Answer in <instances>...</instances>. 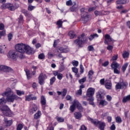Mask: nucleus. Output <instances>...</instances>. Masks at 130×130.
I'll return each mask as SVG.
<instances>
[{"instance_id":"f257e3e1","label":"nucleus","mask_w":130,"mask_h":130,"mask_svg":"<svg viewBox=\"0 0 130 130\" xmlns=\"http://www.w3.org/2000/svg\"><path fill=\"white\" fill-rule=\"evenodd\" d=\"M12 89L10 88H7L6 89V91L2 94V96L4 97H5V96H7L6 101L7 102H14L15 100L20 99V98L16 94H12L10 95Z\"/></svg>"},{"instance_id":"f03ea898","label":"nucleus","mask_w":130,"mask_h":130,"mask_svg":"<svg viewBox=\"0 0 130 130\" xmlns=\"http://www.w3.org/2000/svg\"><path fill=\"white\" fill-rule=\"evenodd\" d=\"M88 120L90 121L91 123H93L95 125V126H98L100 130H104L105 128V126H106V124L104 122H101L96 119L91 118L90 117H87Z\"/></svg>"},{"instance_id":"7ed1b4c3","label":"nucleus","mask_w":130,"mask_h":130,"mask_svg":"<svg viewBox=\"0 0 130 130\" xmlns=\"http://www.w3.org/2000/svg\"><path fill=\"white\" fill-rule=\"evenodd\" d=\"M113 41H114V40H113V39H112V37H110V35L108 34H106L105 35L104 43L105 44L108 45L107 47V49L108 50H112L113 49V46L109 45V42Z\"/></svg>"},{"instance_id":"20e7f679","label":"nucleus","mask_w":130,"mask_h":130,"mask_svg":"<svg viewBox=\"0 0 130 130\" xmlns=\"http://www.w3.org/2000/svg\"><path fill=\"white\" fill-rule=\"evenodd\" d=\"M87 40V38L85 37V34H82L81 36L78 37V39L74 41V43L79 46H81V45L84 44Z\"/></svg>"},{"instance_id":"39448f33","label":"nucleus","mask_w":130,"mask_h":130,"mask_svg":"<svg viewBox=\"0 0 130 130\" xmlns=\"http://www.w3.org/2000/svg\"><path fill=\"white\" fill-rule=\"evenodd\" d=\"M2 8L4 10H6V9H9L10 11H15V10H16V9L19 8V5L15 4V6H14L12 4L7 3L2 5Z\"/></svg>"},{"instance_id":"423d86ee","label":"nucleus","mask_w":130,"mask_h":130,"mask_svg":"<svg viewBox=\"0 0 130 130\" xmlns=\"http://www.w3.org/2000/svg\"><path fill=\"white\" fill-rule=\"evenodd\" d=\"M26 45V44H18L15 46V49L16 51H18L20 53H24Z\"/></svg>"},{"instance_id":"0eeeda50","label":"nucleus","mask_w":130,"mask_h":130,"mask_svg":"<svg viewBox=\"0 0 130 130\" xmlns=\"http://www.w3.org/2000/svg\"><path fill=\"white\" fill-rule=\"evenodd\" d=\"M8 56L12 59H17L18 57V52L15 50H10L8 52Z\"/></svg>"},{"instance_id":"6e6552de","label":"nucleus","mask_w":130,"mask_h":130,"mask_svg":"<svg viewBox=\"0 0 130 130\" xmlns=\"http://www.w3.org/2000/svg\"><path fill=\"white\" fill-rule=\"evenodd\" d=\"M41 104L42 106V109L43 110H45L47 105H46V98L44 95H42L41 97Z\"/></svg>"},{"instance_id":"1a4fd4ad","label":"nucleus","mask_w":130,"mask_h":130,"mask_svg":"<svg viewBox=\"0 0 130 130\" xmlns=\"http://www.w3.org/2000/svg\"><path fill=\"white\" fill-rule=\"evenodd\" d=\"M47 79L46 75L41 73L39 76V83L40 85H43L44 84V80Z\"/></svg>"},{"instance_id":"9d476101","label":"nucleus","mask_w":130,"mask_h":130,"mask_svg":"<svg viewBox=\"0 0 130 130\" xmlns=\"http://www.w3.org/2000/svg\"><path fill=\"white\" fill-rule=\"evenodd\" d=\"M25 52L26 53V54H34V53H35V50L34 49H33V48L26 45Z\"/></svg>"},{"instance_id":"9b49d317","label":"nucleus","mask_w":130,"mask_h":130,"mask_svg":"<svg viewBox=\"0 0 130 130\" xmlns=\"http://www.w3.org/2000/svg\"><path fill=\"white\" fill-rule=\"evenodd\" d=\"M37 109H38V108H37V105H36V104H33L30 106V107L29 108V114L32 115V114H33L35 112H36V111H37Z\"/></svg>"},{"instance_id":"f8f14e48","label":"nucleus","mask_w":130,"mask_h":130,"mask_svg":"<svg viewBox=\"0 0 130 130\" xmlns=\"http://www.w3.org/2000/svg\"><path fill=\"white\" fill-rule=\"evenodd\" d=\"M95 93V88L90 87L88 89L86 93L87 97H93V95Z\"/></svg>"},{"instance_id":"ddd939ff","label":"nucleus","mask_w":130,"mask_h":130,"mask_svg":"<svg viewBox=\"0 0 130 130\" xmlns=\"http://www.w3.org/2000/svg\"><path fill=\"white\" fill-rule=\"evenodd\" d=\"M70 51V49L68 48H63L62 47L59 48L57 50V52L58 53H62L63 52L67 53Z\"/></svg>"},{"instance_id":"4468645a","label":"nucleus","mask_w":130,"mask_h":130,"mask_svg":"<svg viewBox=\"0 0 130 130\" xmlns=\"http://www.w3.org/2000/svg\"><path fill=\"white\" fill-rule=\"evenodd\" d=\"M53 75H54L55 77L57 76V78L59 80V81H60L62 79V77H63V75H62V74L59 73L58 71H53Z\"/></svg>"},{"instance_id":"2eb2a0df","label":"nucleus","mask_w":130,"mask_h":130,"mask_svg":"<svg viewBox=\"0 0 130 130\" xmlns=\"http://www.w3.org/2000/svg\"><path fill=\"white\" fill-rule=\"evenodd\" d=\"M77 103H78V101L74 100L72 105L70 106V110L71 112H74L76 110V106H77Z\"/></svg>"},{"instance_id":"dca6fc26","label":"nucleus","mask_w":130,"mask_h":130,"mask_svg":"<svg viewBox=\"0 0 130 130\" xmlns=\"http://www.w3.org/2000/svg\"><path fill=\"white\" fill-rule=\"evenodd\" d=\"M82 17L83 19V20L84 21V23H86L89 21V15H88L87 12H85V14H83V15H82Z\"/></svg>"},{"instance_id":"f3484780","label":"nucleus","mask_w":130,"mask_h":130,"mask_svg":"<svg viewBox=\"0 0 130 130\" xmlns=\"http://www.w3.org/2000/svg\"><path fill=\"white\" fill-rule=\"evenodd\" d=\"M42 114L40 111H38L34 115V119H39V118L41 117Z\"/></svg>"},{"instance_id":"a211bd4d","label":"nucleus","mask_w":130,"mask_h":130,"mask_svg":"<svg viewBox=\"0 0 130 130\" xmlns=\"http://www.w3.org/2000/svg\"><path fill=\"white\" fill-rule=\"evenodd\" d=\"M112 84L110 81H106L105 82V87L106 89L110 90L112 88Z\"/></svg>"},{"instance_id":"6ab92c4d","label":"nucleus","mask_w":130,"mask_h":130,"mask_svg":"<svg viewBox=\"0 0 130 130\" xmlns=\"http://www.w3.org/2000/svg\"><path fill=\"white\" fill-rule=\"evenodd\" d=\"M98 37H99V36L98 35V34H91L88 37V39H89V41H92V40H93V39H94V38H98Z\"/></svg>"},{"instance_id":"aec40b11","label":"nucleus","mask_w":130,"mask_h":130,"mask_svg":"<svg viewBox=\"0 0 130 130\" xmlns=\"http://www.w3.org/2000/svg\"><path fill=\"white\" fill-rule=\"evenodd\" d=\"M96 98L98 99H104V96L103 95V93L101 90H99L98 93L96 94Z\"/></svg>"},{"instance_id":"412c9836","label":"nucleus","mask_w":130,"mask_h":130,"mask_svg":"<svg viewBox=\"0 0 130 130\" xmlns=\"http://www.w3.org/2000/svg\"><path fill=\"white\" fill-rule=\"evenodd\" d=\"M74 114V117H75L76 119H81L82 118V113L80 112H75Z\"/></svg>"},{"instance_id":"4be33fe9","label":"nucleus","mask_w":130,"mask_h":130,"mask_svg":"<svg viewBox=\"0 0 130 130\" xmlns=\"http://www.w3.org/2000/svg\"><path fill=\"white\" fill-rule=\"evenodd\" d=\"M24 72L26 73L27 80H30V79L32 78V76H31V74H30V71L27 69H24Z\"/></svg>"},{"instance_id":"5701e85b","label":"nucleus","mask_w":130,"mask_h":130,"mask_svg":"<svg viewBox=\"0 0 130 130\" xmlns=\"http://www.w3.org/2000/svg\"><path fill=\"white\" fill-rule=\"evenodd\" d=\"M129 0H118L116 2L117 5H124V4H126V3H128Z\"/></svg>"},{"instance_id":"b1692460","label":"nucleus","mask_w":130,"mask_h":130,"mask_svg":"<svg viewBox=\"0 0 130 130\" xmlns=\"http://www.w3.org/2000/svg\"><path fill=\"white\" fill-rule=\"evenodd\" d=\"M119 67V64L117 63L116 61H113L111 64V68L112 70H114V69H117Z\"/></svg>"},{"instance_id":"393cba45","label":"nucleus","mask_w":130,"mask_h":130,"mask_svg":"<svg viewBox=\"0 0 130 130\" xmlns=\"http://www.w3.org/2000/svg\"><path fill=\"white\" fill-rule=\"evenodd\" d=\"M100 105L101 106H106L108 104V102L106 101L105 100H101L99 103Z\"/></svg>"},{"instance_id":"a878e982","label":"nucleus","mask_w":130,"mask_h":130,"mask_svg":"<svg viewBox=\"0 0 130 130\" xmlns=\"http://www.w3.org/2000/svg\"><path fill=\"white\" fill-rule=\"evenodd\" d=\"M71 12H76L78 10V6L76 5V3H74L73 6L70 8Z\"/></svg>"},{"instance_id":"bb28decb","label":"nucleus","mask_w":130,"mask_h":130,"mask_svg":"<svg viewBox=\"0 0 130 130\" xmlns=\"http://www.w3.org/2000/svg\"><path fill=\"white\" fill-rule=\"evenodd\" d=\"M69 36L70 37V39H74L76 37V33L74 32V31L71 30L69 32Z\"/></svg>"},{"instance_id":"cd10ccee","label":"nucleus","mask_w":130,"mask_h":130,"mask_svg":"<svg viewBox=\"0 0 130 130\" xmlns=\"http://www.w3.org/2000/svg\"><path fill=\"white\" fill-rule=\"evenodd\" d=\"M128 67V63H125L122 67L121 70L123 73H125V71H126V68Z\"/></svg>"},{"instance_id":"c85d7f7f","label":"nucleus","mask_w":130,"mask_h":130,"mask_svg":"<svg viewBox=\"0 0 130 130\" xmlns=\"http://www.w3.org/2000/svg\"><path fill=\"white\" fill-rule=\"evenodd\" d=\"M128 101H130V94L124 96L122 100V102L123 103H126V102H128Z\"/></svg>"},{"instance_id":"c756f323","label":"nucleus","mask_w":130,"mask_h":130,"mask_svg":"<svg viewBox=\"0 0 130 130\" xmlns=\"http://www.w3.org/2000/svg\"><path fill=\"white\" fill-rule=\"evenodd\" d=\"M76 106L77 107V109L79 110V111H83V107H82V105L80 104L79 101H77V103H76Z\"/></svg>"},{"instance_id":"7c9ffc66","label":"nucleus","mask_w":130,"mask_h":130,"mask_svg":"<svg viewBox=\"0 0 130 130\" xmlns=\"http://www.w3.org/2000/svg\"><path fill=\"white\" fill-rule=\"evenodd\" d=\"M93 75H94V72H93V71H89L88 74V79H90V80H92L93 79Z\"/></svg>"},{"instance_id":"2f4dec72","label":"nucleus","mask_w":130,"mask_h":130,"mask_svg":"<svg viewBox=\"0 0 130 130\" xmlns=\"http://www.w3.org/2000/svg\"><path fill=\"white\" fill-rule=\"evenodd\" d=\"M116 90L122 89V84L120 82H118L115 86Z\"/></svg>"},{"instance_id":"473e14b6","label":"nucleus","mask_w":130,"mask_h":130,"mask_svg":"<svg viewBox=\"0 0 130 130\" xmlns=\"http://www.w3.org/2000/svg\"><path fill=\"white\" fill-rule=\"evenodd\" d=\"M9 107L8 106H3L1 107L0 109L2 112H5L6 110H9Z\"/></svg>"},{"instance_id":"72a5a7b5","label":"nucleus","mask_w":130,"mask_h":130,"mask_svg":"<svg viewBox=\"0 0 130 130\" xmlns=\"http://www.w3.org/2000/svg\"><path fill=\"white\" fill-rule=\"evenodd\" d=\"M62 23H63V22H62L60 19L57 21L56 25H57L58 29L62 27Z\"/></svg>"},{"instance_id":"f704fd0d","label":"nucleus","mask_w":130,"mask_h":130,"mask_svg":"<svg viewBox=\"0 0 130 130\" xmlns=\"http://www.w3.org/2000/svg\"><path fill=\"white\" fill-rule=\"evenodd\" d=\"M55 119H56L57 121H58V122H63L64 121V118L61 117L56 116Z\"/></svg>"},{"instance_id":"c9c22d12","label":"nucleus","mask_w":130,"mask_h":130,"mask_svg":"<svg viewBox=\"0 0 130 130\" xmlns=\"http://www.w3.org/2000/svg\"><path fill=\"white\" fill-rule=\"evenodd\" d=\"M35 9H36V7L33 6L31 4H28V6L27 8L28 11H29V12H31V11H33V10H35Z\"/></svg>"},{"instance_id":"e433bc0d","label":"nucleus","mask_w":130,"mask_h":130,"mask_svg":"<svg viewBox=\"0 0 130 130\" xmlns=\"http://www.w3.org/2000/svg\"><path fill=\"white\" fill-rule=\"evenodd\" d=\"M115 120L117 123H121V122H122V119H121V117H120V116H117L115 118Z\"/></svg>"},{"instance_id":"4c0bfd02","label":"nucleus","mask_w":130,"mask_h":130,"mask_svg":"<svg viewBox=\"0 0 130 130\" xmlns=\"http://www.w3.org/2000/svg\"><path fill=\"white\" fill-rule=\"evenodd\" d=\"M18 22L20 24H23L24 23V17H23L22 15H20L18 18Z\"/></svg>"},{"instance_id":"58836bf2","label":"nucleus","mask_w":130,"mask_h":130,"mask_svg":"<svg viewBox=\"0 0 130 130\" xmlns=\"http://www.w3.org/2000/svg\"><path fill=\"white\" fill-rule=\"evenodd\" d=\"M5 73H14V70L7 66L5 70Z\"/></svg>"},{"instance_id":"ea45409f","label":"nucleus","mask_w":130,"mask_h":130,"mask_svg":"<svg viewBox=\"0 0 130 130\" xmlns=\"http://www.w3.org/2000/svg\"><path fill=\"white\" fill-rule=\"evenodd\" d=\"M56 80V78L55 77V76L51 78L50 79V85H53V83L55 82Z\"/></svg>"},{"instance_id":"a19ab883","label":"nucleus","mask_w":130,"mask_h":130,"mask_svg":"<svg viewBox=\"0 0 130 130\" xmlns=\"http://www.w3.org/2000/svg\"><path fill=\"white\" fill-rule=\"evenodd\" d=\"M7 103V101L5 99V98L0 99V105H4Z\"/></svg>"},{"instance_id":"79ce46f5","label":"nucleus","mask_w":130,"mask_h":130,"mask_svg":"<svg viewBox=\"0 0 130 130\" xmlns=\"http://www.w3.org/2000/svg\"><path fill=\"white\" fill-rule=\"evenodd\" d=\"M68 93V89L67 88H63L62 91V97H66Z\"/></svg>"},{"instance_id":"37998d69","label":"nucleus","mask_w":130,"mask_h":130,"mask_svg":"<svg viewBox=\"0 0 130 130\" xmlns=\"http://www.w3.org/2000/svg\"><path fill=\"white\" fill-rule=\"evenodd\" d=\"M94 15L97 17V16H102L103 15V11H94Z\"/></svg>"},{"instance_id":"c03bdc74","label":"nucleus","mask_w":130,"mask_h":130,"mask_svg":"<svg viewBox=\"0 0 130 130\" xmlns=\"http://www.w3.org/2000/svg\"><path fill=\"white\" fill-rule=\"evenodd\" d=\"M128 52L124 51L122 54L123 58L125 59V58H127L128 57Z\"/></svg>"},{"instance_id":"a18cd8bd","label":"nucleus","mask_w":130,"mask_h":130,"mask_svg":"<svg viewBox=\"0 0 130 130\" xmlns=\"http://www.w3.org/2000/svg\"><path fill=\"white\" fill-rule=\"evenodd\" d=\"M21 13L24 14L25 17H27V16H29V13H28V11L26 10V9H22L21 11Z\"/></svg>"},{"instance_id":"49530a36","label":"nucleus","mask_w":130,"mask_h":130,"mask_svg":"<svg viewBox=\"0 0 130 130\" xmlns=\"http://www.w3.org/2000/svg\"><path fill=\"white\" fill-rule=\"evenodd\" d=\"M32 98V94H29L25 96V101H31Z\"/></svg>"},{"instance_id":"de8ad7c7","label":"nucleus","mask_w":130,"mask_h":130,"mask_svg":"<svg viewBox=\"0 0 130 130\" xmlns=\"http://www.w3.org/2000/svg\"><path fill=\"white\" fill-rule=\"evenodd\" d=\"M10 112H11V110H10V108H9L7 111L6 110L4 112H3V113L4 115H5V116H9V114H10Z\"/></svg>"},{"instance_id":"09e8293b","label":"nucleus","mask_w":130,"mask_h":130,"mask_svg":"<svg viewBox=\"0 0 130 130\" xmlns=\"http://www.w3.org/2000/svg\"><path fill=\"white\" fill-rule=\"evenodd\" d=\"M23 127H24V125H23L22 124L19 123L17 125L16 129L17 130H22L23 129Z\"/></svg>"},{"instance_id":"8fccbe9b","label":"nucleus","mask_w":130,"mask_h":130,"mask_svg":"<svg viewBox=\"0 0 130 130\" xmlns=\"http://www.w3.org/2000/svg\"><path fill=\"white\" fill-rule=\"evenodd\" d=\"M121 84H122V89H126V87L128 86V83L126 82H121Z\"/></svg>"},{"instance_id":"3c124183","label":"nucleus","mask_w":130,"mask_h":130,"mask_svg":"<svg viewBox=\"0 0 130 130\" xmlns=\"http://www.w3.org/2000/svg\"><path fill=\"white\" fill-rule=\"evenodd\" d=\"M8 66L1 65L0 66V70L3 71V72H6V70L7 69Z\"/></svg>"},{"instance_id":"603ef678","label":"nucleus","mask_w":130,"mask_h":130,"mask_svg":"<svg viewBox=\"0 0 130 130\" xmlns=\"http://www.w3.org/2000/svg\"><path fill=\"white\" fill-rule=\"evenodd\" d=\"M72 64L74 67H78L79 66V61L77 60H73L72 62Z\"/></svg>"},{"instance_id":"864d4df0","label":"nucleus","mask_w":130,"mask_h":130,"mask_svg":"<svg viewBox=\"0 0 130 130\" xmlns=\"http://www.w3.org/2000/svg\"><path fill=\"white\" fill-rule=\"evenodd\" d=\"M6 30H3L1 31H0V39L3 37V36H6Z\"/></svg>"},{"instance_id":"5fc2aeb1","label":"nucleus","mask_w":130,"mask_h":130,"mask_svg":"<svg viewBox=\"0 0 130 130\" xmlns=\"http://www.w3.org/2000/svg\"><path fill=\"white\" fill-rule=\"evenodd\" d=\"M38 58L39 59H44L45 58V55L44 53H41L39 55Z\"/></svg>"},{"instance_id":"6e6d98bb","label":"nucleus","mask_w":130,"mask_h":130,"mask_svg":"<svg viewBox=\"0 0 130 130\" xmlns=\"http://www.w3.org/2000/svg\"><path fill=\"white\" fill-rule=\"evenodd\" d=\"M16 92L18 96H21V95H24V91H22L21 90H17Z\"/></svg>"},{"instance_id":"4d7b16f0","label":"nucleus","mask_w":130,"mask_h":130,"mask_svg":"<svg viewBox=\"0 0 130 130\" xmlns=\"http://www.w3.org/2000/svg\"><path fill=\"white\" fill-rule=\"evenodd\" d=\"M72 70L73 73H75V74H77L78 72H79V70L75 67L72 68Z\"/></svg>"},{"instance_id":"13d9d810","label":"nucleus","mask_w":130,"mask_h":130,"mask_svg":"<svg viewBox=\"0 0 130 130\" xmlns=\"http://www.w3.org/2000/svg\"><path fill=\"white\" fill-rule=\"evenodd\" d=\"M66 5L67 6H73V2L72 0H69L66 2Z\"/></svg>"},{"instance_id":"bf43d9fd","label":"nucleus","mask_w":130,"mask_h":130,"mask_svg":"<svg viewBox=\"0 0 130 130\" xmlns=\"http://www.w3.org/2000/svg\"><path fill=\"white\" fill-rule=\"evenodd\" d=\"M80 12L81 13V16L85 15V13H87V12L85 11V8H82L80 9Z\"/></svg>"},{"instance_id":"052dcab7","label":"nucleus","mask_w":130,"mask_h":130,"mask_svg":"<svg viewBox=\"0 0 130 130\" xmlns=\"http://www.w3.org/2000/svg\"><path fill=\"white\" fill-rule=\"evenodd\" d=\"M13 123V122L12 121V120H8L7 121V123H5L7 126H11V125H12V123Z\"/></svg>"},{"instance_id":"680f3d73","label":"nucleus","mask_w":130,"mask_h":130,"mask_svg":"<svg viewBox=\"0 0 130 130\" xmlns=\"http://www.w3.org/2000/svg\"><path fill=\"white\" fill-rule=\"evenodd\" d=\"M8 38L9 41H11L12 40V39L13 38V34H8Z\"/></svg>"},{"instance_id":"e2e57ef3","label":"nucleus","mask_w":130,"mask_h":130,"mask_svg":"<svg viewBox=\"0 0 130 130\" xmlns=\"http://www.w3.org/2000/svg\"><path fill=\"white\" fill-rule=\"evenodd\" d=\"M80 73L83 74L84 73V67H83V64H80Z\"/></svg>"},{"instance_id":"0e129e2a","label":"nucleus","mask_w":130,"mask_h":130,"mask_svg":"<svg viewBox=\"0 0 130 130\" xmlns=\"http://www.w3.org/2000/svg\"><path fill=\"white\" fill-rule=\"evenodd\" d=\"M88 49L89 51H93V50H94V47L92 45L89 46L88 47Z\"/></svg>"},{"instance_id":"69168bd1","label":"nucleus","mask_w":130,"mask_h":130,"mask_svg":"<svg viewBox=\"0 0 130 130\" xmlns=\"http://www.w3.org/2000/svg\"><path fill=\"white\" fill-rule=\"evenodd\" d=\"M106 98H107V101H109V102L110 101H111V100H112V98L111 97V96L109 95H107L106 96Z\"/></svg>"},{"instance_id":"338daca9","label":"nucleus","mask_w":130,"mask_h":130,"mask_svg":"<svg viewBox=\"0 0 130 130\" xmlns=\"http://www.w3.org/2000/svg\"><path fill=\"white\" fill-rule=\"evenodd\" d=\"M117 58H118V55H114L112 58V60H116Z\"/></svg>"},{"instance_id":"774afa93","label":"nucleus","mask_w":130,"mask_h":130,"mask_svg":"<svg viewBox=\"0 0 130 130\" xmlns=\"http://www.w3.org/2000/svg\"><path fill=\"white\" fill-rule=\"evenodd\" d=\"M80 130H87V127L86 126L82 125L80 127Z\"/></svg>"}]
</instances>
